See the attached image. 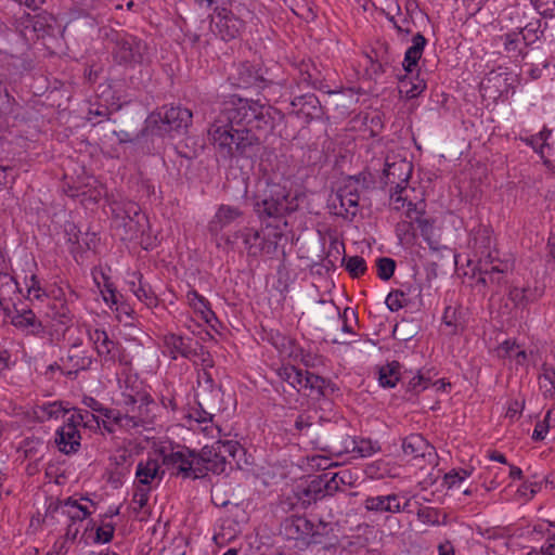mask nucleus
Wrapping results in <instances>:
<instances>
[{"label":"nucleus","mask_w":555,"mask_h":555,"mask_svg":"<svg viewBox=\"0 0 555 555\" xmlns=\"http://www.w3.org/2000/svg\"><path fill=\"white\" fill-rule=\"evenodd\" d=\"M209 139L224 158L255 163L264 149L263 140L253 128L234 125L229 117L217 115L208 128Z\"/></svg>","instance_id":"obj_1"},{"label":"nucleus","mask_w":555,"mask_h":555,"mask_svg":"<svg viewBox=\"0 0 555 555\" xmlns=\"http://www.w3.org/2000/svg\"><path fill=\"white\" fill-rule=\"evenodd\" d=\"M254 211L261 221L280 220L295 211L298 207L297 197L293 196L286 183L263 178L256 185L253 196Z\"/></svg>","instance_id":"obj_2"},{"label":"nucleus","mask_w":555,"mask_h":555,"mask_svg":"<svg viewBox=\"0 0 555 555\" xmlns=\"http://www.w3.org/2000/svg\"><path fill=\"white\" fill-rule=\"evenodd\" d=\"M218 114L229 117L236 126L253 128L259 134L260 131L274 127L273 114H279L282 117L281 112L270 105L236 95H232L223 102Z\"/></svg>","instance_id":"obj_3"},{"label":"nucleus","mask_w":555,"mask_h":555,"mask_svg":"<svg viewBox=\"0 0 555 555\" xmlns=\"http://www.w3.org/2000/svg\"><path fill=\"white\" fill-rule=\"evenodd\" d=\"M119 406L126 431H139L154 423L157 404L146 391L122 392Z\"/></svg>","instance_id":"obj_4"},{"label":"nucleus","mask_w":555,"mask_h":555,"mask_svg":"<svg viewBox=\"0 0 555 555\" xmlns=\"http://www.w3.org/2000/svg\"><path fill=\"white\" fill-rule=\"evenodd\" d=\"M112 222L122 241L138 240L149 229L147 217L132 201L113 203Z\"/></svg>","instance_id":"obj_5"},{"label":"nucleus","mask_w":555,"mask_h":555,"mask_svg":"<svg viewBox=\"0 0 555 555\" xmlns=\"http://www.w3.org/2000/svg\"><path fill=\"white\" fill-rule=\"evenodd\" d=\"M192 122V112L180 106L162 107L146 119L145 130L152 135L164 137L171 132H180Z\"/></svg>","instance_id":"obj_6"},{"label":"nucleus","mask_w":555,"mask_h":555,"mask_svg":"<svg viewBox=\"0 0 555 555\" xmlns=\"http://www.w3.org/2000/svg\"><path fill=\"white\" fill-rule=\"evenodd\" d=\"M474 248L478 256V270L487 274L504 273L507 264L499 259V253L492 249V232L487 227H479L474 232Z\"/></svg>","instance_id":"obj_7"},{"label":"nucleus","mask_w":555,"mask_h":555,"mask_svg":"<svg viewBox=\"0 0 555 555\" xmlns=\"http://www.w3.org/2000/svg\"><path fill=\"white\" fill-rule=\"evenodd\" d=\"M113 42L112 56L117 64L134 67L144 62L149 51L147 43L144 40L124 33L117 34Z\"/></svg>","instance_id":"obj_8"},{"label":"nucleus","mask_w":555,"mask_h":555,"mask_svg":"<svg viewBox=\"0 0 555 555\" xmlns=\"http://www.w3.org/2000/svg\"><path fill=\"white\" fill-rule=\"evenodd\" d=\"M90 515L91 512L87 506L81 505L78 500L69 496L65 500L50 502L46 509L43 522L50 526L56 522L81 525Z\"/></svg>","instance_id":"obj_9"},{"label":"nucleus","mask_w":555,"mask_h":555,"mask_svg":"<svg viewBox=\"0 0 555 555\" xmlns=\"http://www.w3.org/2000/svg\"><path fill=\"white\" fill-rule=\"evenodd\" d=\"M313 444L315 449L324 451L331 455L340 456L349 453V449L354 448V437L346 434L341 428L327 422L314 437Z\"/></svg>","instance_id":"obj_10"},{"label":"nucleus","mask_w":555,"mask_h":555,"mask_svg":"<svg viewBox=\"0 0 555 555\" xmlns=\"http://www.w3.org/2000/svg\"><path fill=\"white\" fill-rule=\"evenodd\" d=\"M163 464L168 468L176 470L172 474L183 478H203V468L199 467L198 452L183 448L181 450L165 453L160 451Z\"/></svg>","instance_id":"obj_11"},{"label":"nucleus","mask_w":555,"mask_h":555,"mask_svg":"<svg viewBox=\"0 0 555 555\" xmlns=\"http://www.w3.org/2000/svg\"><path fill=\"white\" fill-rule=\"evenodd\" d=\"M196 400L199 406H204L205 409L207 408L215 414L222 410L221 388L214 384L210 374L206 371H204L198 377Z\"/></svg>","instance_id":"obj_12"},{"label":"nucleus","mask_w":555,"mask_h":555,"mask_svg":"<svg viewBox=\"0 0 555 555\" xmlns=\"http://www.w3.org/2000/svg\"><path fill=\"white\" fill-rule=\"evenodd\" d=\"M292 95L289 114L302 118L305 122H310L321 117L322 106L319 99L313 93L307 92L297 94L296 90L292 88Z\"/></svg>","instance_id":"obj_13"},{"label":"nucleus","mask_w":555,"mask_h":555,"mask_svg":"<svg viewBox=\"0 0 555 555\" xmlns=\"http://www.w3.org/2000/svg\"><path fill=\"white\" fill-rule=\"evenodd\" d=\"M282 237V233H274V242H267L263 237L260 236L259 231L253 228H243L234 233L233 238L234 242L236 240H242L244 248L247 254L253 257L259 256L262 251L266 250L270 253L271 250L276 249L278 240Z\"/></svg>","instance_id":"obj_14"},{"label":"nucleus","mask_w":555,"mask_h":555,"mask_svg":"<svg viewBox=\"0 0 555 555\" xmlns=\"http://www.w3.org/2000/svg\"><path fill=\"white\" fill-rule=\"evenodd\" d=\"M89 338L104 364H114L119 359L121 352L119 343L111 339L104 330L96 328L93 332H89Z\"/></svg>","instance_id":"obj_15"},{"label":"nucleus","mask_w":555,"mask_h":555,"mask_svg":"<svg viewBox=\"0 0 555 555\" xmlns=\"http://www.w3.org/2000/svg\"><path fill=\"white\" fill-rule=\"evenodd\" d=\"M412 164L405 159L393 163H386L384 169V184L390 185L392 189L409 191L408 183L412 175Z\"/></svg>","instance_id":"obj_16"},{"label":"nucleus","mask_w":555,"mask_h":555,"mask_svg":"<svg viewBox=\"0 0 555 555\" xmlns=\"http://www.w3.org/2000/svg\"><path fill=\"white\" fill-rule=\"evenodd\" d=\"M358 183V179L350 177L347 183L337 191L335 198L339 202L337 215L356 216L360 199Z\"/></svg>","instance_id":"obj_17"},{"label":"nucleus","mask_w":555,"mask_h":555,"mask_svg":"<svg viewBox=\"0 0 555 555\" xmlns=\"http://www.w3.org/2000/svg\"><path fill=\"white\" fill-rule=\"evenodd\" d=\"M63 367L67 369L66 374H77L88 370L92 364V357L82 347V341H75L70 345L65 358L61 359Z\"/></svg>","instance_id":"obj_18"},{"label":"nucleus","mask_w":555,"mask_h":555,"mask_svg":"<svg viewBox=\"0 0 555 555\" xmlns=\"http://www.w3.org/2000/svg\"><path fill=\"white\" fill-rule=\"evenodd\" d=\"M216 20L218 34L224 41L237 38L245 28V22L227 9L220 10Z\"/></svg>","instance_id":"obj_19"},{"label":"nucleus","mask_w":555,"mask_h":555,"mask_svg":"<svg viewBox=\"0 0 555 555\" xmlns=\"http://www.w3.org/2000/svg\"><path fill=\"white\" fill-rule=\"evenodd\" d=\"M81 436L76 425L65 423L56 430L55 443L64 454L76 453L80 448Z\"/></svg>","instance_id":"obj_20"},{"label":"nucleus","mask_w":555,"mask_h":555,"mask_svg":"<svg viewBox=\"0 0 555 555\" xmlns=\"http://www.w3.org/2000/svg\"><path fill=\"white\" fill-rule=\"evenodd\" d=\"M11 323L27 335L42 336L44 334V326L30 309H16Z\"/></svg>","instance_id":"obj_21"},{"label":"nucleus","mask_w":555,"mask_h":555,"mask_svg":"<svg viewBox=\"0 0 555 555\" xmlns=\"http://www.w3.org/2000/svg\"><path fill=\"white\" fill-rule=\"evenodd\" d=\"M339 488V482L337 480V475H333L331 479L325 480H319V481H311V483L304 489L302 495L300 496V500H302L304 503H311L317 502L318 500L322 499L324 495H333Z\"/></svg>","instance_id":"obj_22"},{"label":"nucleus","mask_w":555,"mask_h":555,"mask_svg":"<svg viewBox=\"0 0 555 555\" xmlns=\"http://www.w3.org/2000/svg\"><path fill=\"white\" fill-rule=\"evenodd\" d=\"M363 507L366 512L376 514H397L399 513V495L397 493L369 495L363 502Z\"/></svg>","instance_id":"obj_23"},{"label":"nucleus","mask_w":555,"mask_h":555,"mask_svg":"<svg viewBox=\"0 0 555 555\" xmlns=\"http://www.w3.org/2000/svg\"><path fill=\"white\" fill-rule=\"evenodd\" d=\"M193 343L194 339L191 337H183L176 334H167L164 336V346L172 359H177L178 356L191 359L195 356L196 350L193 348Z\"/></svg>","instance_id":"obj_24"},{"label":"nucleus","mask_w":555,"mask_h":555,"mask_svg":"<svg viewBox=\"0 0 555 555\" xmlns=\"http://www.w3.org/2000/svg\"><path fill=\"white\" fill-rule=\"evenodd\" d=\"M238 453H244V450L237 441L233 440H219L215 442L212 446L204 447V459H209V456L217 455L219 457H223L225 462L229 464H231V461H229V459H232L236 464H238Z\"/></svg>","instance_id":"obj_25"},{"label":"nucleus","mask_w":555,"mask_h":555,"mask_svg":"<svg viewBox=\"0 0 555 555\" xmlns=\"http://www.w3.org/2000/svg\"><path fill=\"white\" fill-rule=\"evenodd\" d=\"M402 450L405 455L413 459L431 457L435 454V448L418 434H412L405 437L402 441Z\"/></svg>","instance_id":"obj_26"},{"label":"nucleus","mask_w":555,"mask_h":555,"mask_svg":"<svg viewBox=\"0 0 555 555\" xmlns=\"http://www.w3.org/2000/svg\"><path fill=\"white\" fill-rule=\"evenodd\" d=\"M301 389L309 391L307 396L319 398L321 396L324 397L333 393L335 391V386L331 380L309 371H305Z\"/></svg>","instance_id":"obj_27"},{"label":"nucleus","mask_w":555,"mask_h":555,"mask_svg":"<svg viewBox=\"0 0 555 555\" xmlns=\"http://www.w3.org/2000/svg\"><path fill=\"white\" fill-rule=\"evenodd\" d=\"M288 539L300 540L313 532L314 525L304 516H292L283 522Z\"/></svg>","instance_id":"obj_28"},{"label":"nucleus","mask_w":555,"mask_h":555,"mask_svg":"<svg viewBox=\"0 0 555 555\" xmlns=\"http://www.w3.org/2000/svg\"><path fill=\"white\" fill-rule=\"evenodd\" d=\"M243 212L240 208L230 206V205H221L212 220L209 222V230L212 233H218L225 227L230 225L236 219L242 217Z\"/></svg>","instance_id":"obj_29"},{"label":"nucleus","mask_w":555,"mask_h":555,"mask_svg":"<svg viewBox=\"0 0 555 555\" xmlns=\"http://www.w3.org/2000/svg\"><path fill=\"white\" fill-rule=\"evenodd\" d=\"M164 473V470H160L158 460L147 459L138 463L135 477L139 485L149 487L154 479L158 478L160 480Z\"/></svg>","instance_id":"obj_30"},{"label":"nucleus","mask_w":555,"mask_h":555,"mask_svg":"<svg viewBox=\"0 0 555 555\" xmlns=\"http://www.w3.org/2000/svg\"><path fill=\"white\" fill-rule=\"evenodd\" d=\"M319 76L320 74L313 65L302 64L296 78V88L298 91L305 88L324 90L325 85Z\"/></svg>","instance_id":"obj_31"},{"label":"nucleus","mask_w":555,"mask_h":555,"mask_svg":"<svg viewBox=\"0 0 555 555\" xmlns=\"http://www.w3.org/2000/svg\"><path fill=\"white\" fill-rule=\"evenodd\" d=\"M47 314L63 325L70 324L74 319L68 301L59 297H54L49 301Z\"/></svg>","instance_id":"obj_32"},{"label":"nucleus","mask_w":555,"mask_h":555,"mask_svg":"<svg viewBox=\"0 0 555 555\" xmlns=\"http://www.w3.org/2000/svg\"><path fill=\"white\" fill-rule=\"evenodd\" d=\"M543 294V291L537 286L513 287L508 293V298L515 307L525 308L531 302L537 301Z\"/></svg>","instance_id":"obj_33"},{"label":"nucleus","mask_w":555,"mask_h":555,"mask_svg":"<svg viewBox=\"0 0 555 555\" xmlns=\"http://www.w3.org/2000/svg\"><path fill=\"white\" fill-rule=\"evenodd\" d=\"M294 426L299 434L309 437L313 443L314 437H317L323 424H320L319 421H317L315 414L302 412L297 415Z\"/></svg>","instance_id":"obj_34"},{"label":"nucleus","mask_w":555,"mask_h":555,"mask_svg":"<svg viewBox=\"0 0 555 555\" xmlns=\"http://www.w3.org/2000/svg\"><path fill=\"white\" fill-rule=\"evenodd\" d=\"M186 299L194 312L199 313L202 319L207 323H209L211 320H216L215 312L210 309L209 301L195 289L188 292Z\"/></svg>","instance_id":"obj_35"},{"label":"nucleus","mask_w":555,"mask_h":555,"mask_svg":"<svg viewBox=\"0 0 555 555\" xmlns=\"http://www.w3.org/2000/svg\"><path fill=\"white\" fill-rule=\"evenodd\" d=\"M442 322L450 327V334H457L465 328V320L461 308L448 306L444 309Z\"/></svg>","instance_id":"obj_36"},{"label":"nucleus","mask_w":555,"mask_h":555,"mask_svg":"<svg viewBox=\"0 0 555 555\" xmlns=\"http://www.w3.org/2000/svg\"><path fill=\"white\" fill-rule=\"evenodd\" d=\"M237 86L240 88L260 87L263 82L261 76L248 64H241L237 68Z\"/></svg>","instance_id":"obj_37"},{"label":"nucleus","mask_w":555,"mask_h":555,"mask_svg":"<svg viewBox=\"0 0 555 555\" xmlns=\"http://www.w3.org/2000/svg\"><path fill=\"white\" fill-rule=\"evenodd\" d=\"M416 515L417 519L425 525L439 526L448 522V515L431 506L420 507Z\"/></svg>","instance_id":"obj_38"},{"label":"nucleus","mask_w":555,"mask_h":555,"mask_svg":"<svg viewBox=\"0 0 555 555\" xmlns=\"http://www.w3.org/2000/svg\"><path fill=\"white\" fill-rule=\"evenodd\" d=\"M400 379V364L397 361L380 366L378 380L383 387L392 388Z\"/></svg>","instance_id":"obj_39"},{"label":"nucleus","mask_w":555,"mask_h":555,"mask_svg":"<svg viewBox=\"0 0 555 555\" xmlns=\"http://www.w3.org/2000/svg\"><path fill=\"white\" fill-rule=\"evenodd\" d=\"M17 289L18 285L15 279L9 273L0 272V307L3 310L8 308V298Z\"/></svg>","instance_id":"obj_40"},{"label":"nucleus","mask_w":555,"mask_h":555,"mask_svg":"<svg viewBox=\"0 0 555 555\" xmlns=\"http://www.w3.org/2000/svg\"><path fill=\"white\" fill-rule=\"evenodd\" d=\"M199 455V467L203 468V477H205L209 472L212 474H222L225 472L227 462L223 457L219 456H209V459H204V448L198 452Z\"/></svg>","instance_id":"obj_41"},{"label":"nucleus","mask_w":555,"mask_h":555,"mask_svg":"<svg viewBox=\"0 0 555 555\" xmlns=\"http://www.w3.org/2000/svg\"><path fill=\"white\" fill-rule=\"evenodd\" d=\"M68 412L65 408H63L61 402H49L37 406L36 414L37 417L41 421H49L51 418H57L60 416L65 415Z\"/></svg>","instance_id":"obj_42"},{"label":"nucleus","mask_w":555,"mask_h":555,"mask_svg":"<svg viewBox=\"0 0 555 555\" xmlns=\"http://www.w3.org/2000/svg\"><path fill=\"white\" fill-rule=\"evenodd\" d=\"M98 413L103 417V428L109 434L115 433V427L122 429L120 406L118 409H108L104 406L102 412Z\"/></svg>","instance_id":"obj_43"},{"label":"nucleus","mask_w":555,"mask_h":555,"mask_svg":"<svg viewBox=\"0 0 555 555\" xmlns=\"http://www.w3.org/2000/svg\"><path fill=\"white\" fill-rule=\"evenodd\" d=\"M98 413L103 417V428L109 434L115 433V427L122 429L120 406L118 409H108L104 406L102 412Z\"/></svg>","instance_id":"obj_44"},{"label":"nucleus","mask_w":555,"mask_h":555,"mask_svg":"<svg viewBox=\"0 0 555 555\" xmlns=\"http://www.w3.org/2000/svg\"><path fill=\"white\" fill-rule=\"evenodd\" d=\"M98 413L103 417V428L109 434L115 433V427L122 429L120 406L118 409H108L104 406L102 412Z\"/></svg>","instance_id":"obj_45"},{"label":"nucleus","mask_w":555,"mask_h":555,"mask_svg":"<svg viewBox=\"0 0 555 555\" xmlns=\"http://www.w3.org/2000/svg\"><path fill=\"white\" fill-rule=\"evenodd\" d=\"M380 451V446L378 441H373L366 438H356L354 437V448L349 449V453H354L360 457H369L373 454Z\"/></svg>","instance_id":"obj_46"},{"label":"nucleus","mask_w":555,"mask_h":555,"mask_svg":"<svg viewBox=\"0 0 555 555\" xmlns=\"http://www.w3.org/2000/svg\"><path fill=\"white\" fill-rule=\"evenodd\" d=\"M304 375V370L297 369L293 365L284 366L279 371V376L292 387L296 388L297 391L301 390Z\"/></svg>","instance_id":"obj_47"},{"label":"nucleus","mask_w":555,"mask_h":555,"mask_svg":"<svg viewBox=\"0 0 555 555\" xmlns=\"http://www.w3.org/2000/svg\"><path fill=\"white\" fill-rule=\"evenodd\" d=\"M343 264L345 266L346 271L353 279L360 278L367 270L366 262L361 256L344 257Z\"/></svg>","instance_id":"obj_48"},{"label":"nucleus","mask_w":555,"mask_h":555,"mask_svg":"<svg viewBox=\"0 0 555 555\" xmlns=\"http://www.w3.org/2000/svg\"><path fill=\"white\" fill-rule=\"evenodd\" d=\"M541 22H530L518 33L522 39L524 44L531 46L543 36V30L540 29Z\"/></svg>","instance_id":"obj_49"},{"label":"nucleus","mask_w":555,"mask_h":555,"mask_svg":"<svg viewBox=\"0 0 555 555\" xmlns=\"http://www.w3.org/2000/svg\"><path fill=\"white\" fill-rule=\"evenodd\" d=\"M94 421L96 426H101V423L99 421V416L90 413L89 411L85 410H75V412L67 418V423L76 425V428L80 425H83L85 427H92L91 422Z\"/></svg>","instance_id":"obj_50"},{"label":"nucleus","mask_w":555,"mask_h":555,"mask_svg":"<svg viewBox=\"0 0 555 555\" xmlns=\"http://www.w3.org/2000/svg\"><path fill=\"white\" fill-rule=\"evenodd\" d=\"M135 297L142 301L147 308H155L158 306V298L151 285L146 282L138 283V289L135 292Z\"/></svg>","instance_id":"obj_51"},{"label":"nucleus","mask_w":555,"mask_h":555,"mask_svg":"<svg viewBox=\"0 0 555 555\" xmlns=\"http://www.w3.org/2000/svg\"><path fill=\"white\" fill-rule=\"evenodd\" d=\"M539 382L546 392H555V369L552 365L543 363L541 373L539 374Z\"/></svg>","instance_id":"obj_52"},{"label":"nucleus","mask_w":555,"mask_h":555,"mask_svg":"<svg viewBox=\"0 0 555 555\" xmlns=\"http://www.w3.org/2000/svg\"><path fill=\"white\" fill-rule=\"evenodd\" d=\"M521 37L518 33H511L504 36V49L506 52L512 53L515 56L522 55L525 56V52L520 48Z\"/></svg>","instance_id":"obj_53"},{"label":"nucleus","mask_w":555,"mask_h":555,"mask_svg":"<svg viewBox=\"0 0 555 555\" xmlns=\"http://www.w3.org/2000/svg\"><path fill=\"white\" fill-rule=\"evenodd\" d=\"M376 267L378 278L388 281L393 275L396 261L388 257H382L377 259Z\"/></svg>","instance_id":"obj_54"},{"label":"nucleus","mask_w":555,"mask_h":555,"mask_svg":"<svg viewBox=\"0 0 555 555\" xmlns=\"http://www.w3.org/2000/svg\"><path fill=\"white\" fill-rule=\"evenodd\" d=\"M386 306L390 311H398L408 305V299L402 291H392L386 297Z\"/></svg>","instance_id":"obj_55"},{"label":"nucleus","mask_w":555,"mask_h":555,"mask_svg":"<svg viewBox=\"0 0 555 555\" xmlns=\"http://www.w3.org/2000/svg\"><path fill=\"white\" fill-rule=\"evenodd\" d=\"M426 88V83L423 80L417 81L416 83L406 81L405 79L401 80V90L400 92H404L406 98L414 99L418 96Z\"/></svg>","instance_id":"obj_56"},{"label":"nucleus","mask_w":555,"mask_h":555,"mask_svg":"<svg viewBox=\"0 0 555 555\" xmlns=\"http://www.w3.org/2000/svg\"><path fill=\"white\" fill-rule=\"evenodd\" d=\"M333 313L336 317L337 321L343 320L341 331L344 333L353 334V330L351 325L348 323L349 318L353 319L357 322V317L353 310L346 308L340 314L339 309L337 307H332Z\"/></svg>","instance_id":"obj_57"},{"label":"nucleus","mask_w":555,"mask_h":555,"mask_svg":"<svg viewBox=\"0 0 555 555\" xmlns=\"http://www.w3.org/2000/svg\"><path fill=\"white\" fill-rule=\"evenodd\" d=\"M408 192H398V190L390 188V206L393 210L399 211L405 207L410 199Z\"/></svg>","instance_id":"obj_58"},{"label":"nucleus","mask_w":555,"mask_h":555,"mask_svg":"<svg viewBox=\"0 0 555 555\" xmlns=\"http://www.w3.org/2000/svg\"><path fill=\"white\" fill-rule=\"evenodd\" d=\"M551 418H552V411H548L544 417L543 421L538 422L533 433H532V440L534 441H541L545 438L548 428L551 427Z\"/></svg>","instance_id":"obj_59"},{"label":"nucleus","mask_w":555,"mask_h":555,"mask_svg":"<svg viewBox=\"0 0 555 555\" xmlns=\"http://www.w3.org/2000/svg\"><path fill=\"white\" fill-rule=\"evenodd\" d=\"M115 527L111 522L102 524L95 530L94 542L96 543H108L114 537Z\"/></svg>","instance_id":"obj_60"},{"label":"nucleus","mask_w":555,"mask_h":555,"mask_svg":"<svg viewBox=\"0 0 555 555\" xmlns=\"http://www.w3.org/2000/svg\"><path fill=\"white\" fill-rule=\"evenodd\" d=\"M469 475L470 473L465 469H461L460 472L452 469L444 475L443 485L450 489L456 483L464 481Z\"/></svg>","instance_id":"obj_61"},{"label":"nucleus","mask_w":555,"mask_h":555,"mask_svg":"<svg viewBox=\"0 0 555 555\" xmlns=\"http://www.w3.org/2000/svg\"><path fill=\"white\" fill-rule=\"evenodd\" d=\"M215 413L209 411L207 408L205 409L204 406H199V404H197V408H193L189 413V417L197 423L212 422Z\"/></svg>","instance_id":"obj_62"},{"label":"nucleus","mask_w":555,"mask_h":555,"mask_svg":"<svg viewBox=\"0 0 555 555\" xmlns=\"http://www.w3.org/2000/svg\"><path fill=\"white\" fill-rule=\"evenodd\" d=\"M422 54L415 51L413 48H409L405 52L403 60V68L406 73H412L414 68L417 66V63L421 59Z\"/></svg>","instance_id":"obj_63"},{"label":"nucleus","mask_w":555,"mask_h":555,"mask_svg":"<svg viewBox=\"0 0 555 555\" xmlns=\"http://www.w3.org/2000/svg\"><path fill=\"white\" fill-rule=\"evenodd\" d=\"M540 14L553 17L555 15V0H533Z\"/></svg>","instance_id":"obj_64"}]
</instances>
